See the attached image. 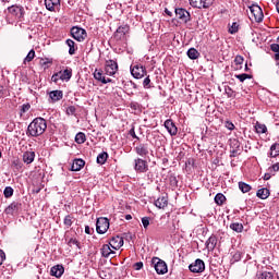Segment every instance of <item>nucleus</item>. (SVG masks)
Here are the masks:
<instances>
[{
  "label": "nucleus",
  "mask_w": 279,
  "mask_h": 279,
  "mask_svg": "<svg viewBox=\"0 0 279 279\" xmlns=\"http://www.w3.org/2000/svg\"><path fill=\"white\" fill-rule=\"evenodd\" d=\"M134 171H136V173H147L149 171L147 160L142 158L134 159Z\"/></svg>",
  "instance_id": "nucleus-6"
},
{
  "label": "nucleus",
  "mask_w": 279,
  "mask_h": 279,
  "mask_svg": "<svg viewBox=\"0 0 279 279\" xmlns=\"http://www.w3.org/2000/svg\"><path fill=\"white\" fill-rule=\"evenodd\" d=\"M45 7L49 12H56L60 9V0H45Z\"/></svg>",
  "instance_id": "nucleus-17"
},
{
  "label": "nucleus",
  "mask_w": 279,
  "mask_h": 279,
  "mask_svg": "<svg viewBox=\"0 0 279 279\" xmlns=\"http://www.w3.org/2000/svg\"><path fill=\"white\" fill-rule=\"evenodd\" d=\"M256 195H257V197H259V199H267V197H269L270 193L267 187H263L257 191Z\"/></svg>",
  "instance_id": "nucleus-27"
},
{
  "label": "nucleus",
  "mask_w": 279,
  "mask_h": 279,
  "mask_svg": "<svg viewBox=\"0 0 279 279\" xmlns=\"http://www.w3.org/2000/svg\"><path fill=\"white\" fill-rule=\"evenodd\" d=\"M279 156V144H272L270 146V157L276 158Z\"/></svg>",
  "instance_id": "nucleus-34"
},
{
  "label": "nucleus",
  "mask_w": 279,
  "mask_h": 279,
  "mask_svg": "<svg viewBox=\"0 0 279 279\" xmlns=\"http://www.w3.org/2000/svg\"><path fill=\"white\" fill-rule=\"evenodd\" d=\"M117 71H119V63H117V60H107L105 63V73L106 75L112 76L117 75Z\"/></svg>",
  "instance_id": "nucleus-7"
},
{
  "label": "nucleus",
  "mask_w": 279,
  "mask_h": 279,
  "mask_svg": "<svg viewBox=\"0 0 279 279\" xmlns=\"http://www.w3.org/2000/svg\"><path fill=\"white\" fill-rule=\"evenodd\" d=\"M151 220V218L149 217H143L142 218V225H143V228L145 230H147V228H149V221Z\"/></svg>",
  "instance_id": "nucleus-47"
},
{
  "label": "nucleus",
  "mask_w": 279,
  "mask_h": 279,
  "mask_svg": "<svg viewBox=\"0 0 279 279\" xmlns=\"http://www.w3.org/2000/svg\"><path fill=\"white\" fill-rule=\"evenodd\" d=\"M60 80L62 82H69L73 77V70L71 68L65 69L64 71H59Z\"/></svg>",
  "instance_id": "nucleus-21"
},
{
  "label": "nucleus",
  "mask_w": 279,
  "mask_h": 279,
  "mask_svg": "<svg viewBox=\"0 0 279 279\" xmlns=\"http://www.w3.org/2000/svg\"><path fill=\"white\" fill-rule=\"evenodd\" d=\"M133 269L135 271H141V269H143V262H137L133 265Z\"/></svg>",
  "instance_id": "nucleus-56"
},
{
  "label": "nucleus",
  "mask_w": 279,
  "mask_h": 279,
  "mask_svg": "<svg viewBox=\"0 0 279 279\" xmlns=\"http://www.w3.org/2000/svg\"><path fill=\"white\" fill-rule=\"evenodd\" d=\"M128 34H130V25L124 24L117 28L113 36L116 40H126Z\"/></svg>",
  "instance_id": "nucleus-8"
},
{
  "label": "nucleus",
  "mask_w": 279,
  "mask_h": 279,
  "mask_svg": "<svg viewBox=\"0 0 279 279\" xmlns=\"http://www.w3.org/2000/svg\"><path fill=\"white\" fill-rule=\"evenodd\" d=\"M225 128H227V130H230V132H232V130H234V123H232L231 121H226Z\"/></svg>",
  "instance_id": "nucleus-57"
},
{
  "label": "nucleus",
  "mask_w": 279,
  "mask_h": 279,
  "mask_svg": "<svg viewBox=\"0 0 279 279\" xmlns=\"http://www.w3.org/2000/svg\"><path fill=\"white\" fill-rule=\"evenodd\" d=\"M3 195H4L5 199H10V197H12V195H14V189H12V186H7L3 191Z\"/></svg>",
  "instance_id": "nucleus-39"
},
{
  "label": "nucleus",
  "mask_w": 279,
  "mask_h": 279,
  "mask_svg": "<svg viewBox=\"0 0 279 279\" xmlns=\"http://www.w3.org/2000/svg\"><path fill=\"white\" fill-rule=\"evenodd\" d=\"M110 228V220L106 217H100L96 221V232L98 234H106Z\"/></svg>",
  "instance_id": "nucleus-4"
},
{
  "label": "nucleus",
  "mask_w": 279,
  "mask_h": 279,
  "mask_svg": "<svg viewBox=\"0 0 279 279\" xmlns=\"http://www.w3.org/2000/svg\"><path fill=\"white\" fill-rule=\"evenodd\" d=\"M259 279H274V274L269 271H264L260 274Z\"/></svg>",
  "instance_id": "nucleus-45"
},
{
  "label": "nucleus",
  "mask_w": 279,
  "mask_h": 279,
  "mask_svg": "<svg viewBox=\"0 0 279 279\" xmlns=\"http://www.w3.org/2000/svg\"><path fill=\"white\" fill-rule=\"evenodd\" d=\"M40 191H43V187H34L33 189V193H36V194L40 193Z\"/></svg>",
  "instance_id": "nucleus-62"
},
{
  "label": "nucleus",
  "mask_w": 279,
  "mask_h": 279,
  "mask_svg": "<svg viewBox=\"0 0 279 279\" xmlns=\"http://www.w3.org/2000/svg\"><path fill=\"white\" fill-rule=\"evenodd\" d=\"M270 169H272V171H275V172L279 171V162L272 165Z\"/></svg>",
  "instance_id": "nucleus-61"
},
{
  "label": "nucleus",
  "mask_w": 279,
  "mask_h": 279,
  "mask_svg": "<svg viewBox=\"0 0 279 279\" xmlns=\"http://www.w3.org/2000/svg\"><path fill=\"white\" fill-rule=\"evenodd\" d=\"M65 45H68L69 47V53L70 56H75V41H73V39H66Z\"/></svg>",
  "instance_id": "nucleus-28"
},
{
  "label": "nucleus",
  "mask_w": 279,
  "mask_h": 279,
  "mask_svg": "<svg viewBox=\"0 0 279 279\" xmlns=\"http://www.w3.org/2000/svg\"><path fill=\"white\" fill-rule=\"evenodd\" d=\"M189 269L192 274H202L206 269V264L198 258L194 263L190 264Z\"/></svg>",
  "instance_id": "nucleus-10"
},
{
  "label": "nucleus",
  "mask_w": 279,
  "mask_h": 279,
  "mask_svg": "<svg viewBox=\"0 0 279 279\" xmlns=\"http://www.w3.org/2000/svg\"><path fill=\"white\" fill-rule=\"evenodd\" d=\"M109 245L112 250H121L123 247V238L120 235L111 238Z\"/></svg>",
  "instance_id": "nucleus-16"
},
{
  "label": "nucleus",
  "mask_w": 279,
  "mask_h": 279,
  "mask_svg": "<svg viewBox=\"0 0 279 279\" xmlns=\"http://www.w3.org/2000/svg\"><path fill=\"white\" fill-rule=\"evenodd\" d=\"M75 112H77V108H75V106L68 107L66 114L73 116V114H75Z\"/></svg>",
  "instance_id": "nucleus-53"
},
{
  "label": "nucleus",
  "mask_w": 279,
  "mask_h": 279,
  "mask_svg": "<svg viewBox=\"0 0 279 279\" xmlns=\"http://www.w3.org/2000/svg\"><path fill=\"white\" fill-rule=\"evenodd\" d=\"M187 57L190 60H197V58H199V51H197L195 48H190L187 50Z\"/></svg>",
  "instance_id": "nucleus-29"
},
{
  "label": "nucleus",
  "mask_w": 279,
  "mask_h": 279,
  "mask_svg": "<svg viewBox=\"0 0 279 279\" xmlns=\"http://www.w3.org/2000/svg\"><path fill=\"white\" fill-rule=\"evenodd\" d=\"M270 178H271V175H269L268 173H266V174L264 175V180H270Z\"/></svg>",
  "instance_id": "nucleus-64"
},
{
  "label": "nucleus",
  "mask_w": 279,
  "mask_h": 279,
  "mask_svg": "<svg viewBox=\"0 0 279 279\" xmlns=\"http://www.w3.org/2000/svg\"><path fill=\"white\" fill-rule=\"evenodd\" d=\"M239 189L242 193H250L252 191V185L245 182H239Z\"/></svg>",
  "instance_id": "nucleus-32"
},
{
  "label": "nucleus",
  "mask_w": 279,
  "mask_h": 279,
  "mask_svg": "<svg viewBox=\"0 0 279 279\" xmlns=\"http://www.w3.org/2000/svg\"><path fill=\"white\" fill-rule=\"evenodd\" d=\"M85 234H90V227L88 226L85 227Z\"/></svg>",
  "instance_id": "nucleus-63"
},
{
  "label": "nucleus",
  "mask_w": 279,
  "mask_h": 279,
  "mask_svg": "<svg viewBox=\"0 0 279 279\" xmlns=\"http://www.w3.org/2000/svg\"><path fill=\"white\" fill-rule=\"evenodd\" d=\"M8 11L13 16H19L21 14V8L19 5H11V7H9Z\"/></svg>",
  "instance_id": "nucleus-33"
},
{
  "label": "nucleus",
  "mask_w": 279,
  "mask_h": 279,
  "mask_svg": "<svg viewBox=\"0 0 279 279\" xmlns=\"http://www.w3.org/2000/svg\"><path fill=\"white\" fill-rule=\"evenodd\" d=\"M226 95L227 97H236V93L234 90H232L230 87L226 88Z\"/></svg>",
  "instance_id": "nucleus-52"
},
{
  "label": "nucleus",
  "mask_w": 279,
  "mask_h": 279,
  "mask_svg": "<svg viewBox=\"0 0 279 279\" xmlns=\"http://www.w3.org/2000/svg\"><path fill=\"white\" fill-rule=\"evenodd\" d=\"M177 19L182 23H189L191 21V13L184 8H178L174 10Z\"/></svg>",
  "instance_id": "nucleus-12"
},
{
  "label": "nucleus",
  "mask_w": 279,
  "mask_h": 279,
  "mask_svg": "<svg viewBox=\"0 0 279 279\" xmlns=\"http://www.w3.org/2000/svg\"><path fill=\"white\" fill-rule=\"evenodd\" d=\"M250 12L256 23H262L265 15L263 14V9L260 7H258L257 4H252L250 7Z\"/></svg>",
  "instance_id": "nucleus-9"
},
{
  "label": "nucleus",
  "mask_w": 279,
  "mask_h": 279,
  "mask_svg": "<svg viewBox=\"0 0 279 279\" xmlns=\"http://www.w3.org/2000/svg\"><path fill=\"white\" fill-rule=\"evenodd\" d=\"M151 80L149 78V76L145 77L144 81H143V86L144 88H151Z\"/></svg>",
  "instance_id": "nucleus-51"
},
{
  "label": "nucleus",
  "mask_w": 279,
  "mask_h": 279,
  "mask_svg": "<svg viewBox=\"0 0 279 279\" xmlns=\"http://www.w3.org/2000/svg\"><path fill=\"white\" fill-rule=\"evenodd\" d=\"M130 136H132V138H136L137 141H140L141 138L136 135V132L134 131V128H132L129 131Z\"/></svg>",
  "instance_id": "nucleus-58"
},
{
  "label": "nucleus",
  "mask_w": 279,
  "mask_h": 279,
  "mask_svg": "<svg viewBox=\"0 0 279 279\" xmlns=\"http://www.w3.org/2000/svg\"><path fill=\"white\" fill-rule=\"evenodd\" d=\"M68 245L69 247H73V245H75L77 250H82V244H80V241H77V239L71 238L68 242Z\"/></svg>",
  "instance_id": "nucleus-41"
},
{
  "label": "nucleus",
  "mask_w": 279,
  "mask_h": 279,
  "mask_svg": "<svg viewBox=\"0 0 279 279\" xmlns=\"http://www.w3.org/2000/svg\"><path fill=\"white\" fill-rule=\"evenodd\" d=\"M230 229L233 230V232H243V225L239 222H233L230 225Z\"/></svg>",
  "instance_id": "nucleus-36"
},
{
  "label": "nucleus",
  "mask_w": 279,
  "mask_h": 279,
  "mask_svg": "<svg viewBox=\"0 0 279 279\" xmlns=\"http://www.w3.org/2000/svg\"><path fill=\"white\" fill-rule=\"evenodd\" d=\"M84 165H86V161L83 159H75L71 166V171H82Z\"/></svg>",
  "instance_id": "nucleus-24"
},
{
  "label": "nucleus",
  "mask_w": 279,
  "mask_h": 279,
  "mask_svg": "<svg viewBox=\"0 0 279 279\" xmlns=\"http://www.w3.org/2000/svg\"><path fill=\"white\" fill-rule=\"evenodd\" d=\"M75 143H77V145H84V143H86V134L78 132L75 135Z\"/></svg>",
  "instance_id": "nucleus-31"
},
{
  "label": "nucleus",
  "mask_w": 279,
  "mask_h": 279,
  "mask_svg": "<svg viewBox=\"0 0 279 279\" xmlns=\"http://www.w3.org/2000/svg\"><path fill=\"white\" fill-rule=\"evenodd\" d=\"M94 77L97 80V82H101V84L112 83V78H106V76H104V71L101 70H95Z\"/></svg>",
  "instance_id": "nucleus-18"
},
{
  "label": "nucleus",
  "mask_w": 279,
  "mask_h": 279,
  "mask_svg": "<svg viewBox=\"0 0 279 279\" xmlns=\"http://www.w3.org/2000/svg\"><path fill=\"white\" fill-rule=\"evenodd\" d=\"M167 132L170 134V136H177L178 135V126H175V123L173 120L168 119L163 123Z\"/></svg>",
  "instance_id": "nucleus-14"
},
{
  "label": "nucleus",
  "mask_w": 279,
  "mask_h": 279,
  "mask_svg": "<svg viewBox=\"0 0 279 279\" xmlns=\"http://www.w3.org/2000/svg\"><path fill=\"white\" fill-rule=\"evenodd\" d=\"M35 158H36V153L34 151H25L23 154V162H25V165H32Z\"/></svg>",
  "instance_id": "nucleus-23"
},
{
  "label": "nucleus",
  "mask_w": 279,
  "mask_h": 279,
  "mask_svg": "<svg viewBox=\"0 0 279 279\" xmlns=\"http://www.w3.org/2000/svg\"><path fill=\"white\" fill-rule=\"evenodd\" d=\"M134 151H135V154H137V156L145 158L146 156H149V145L148 144H138L134 148Z\"/></svg>",
  "instance_id": "nucleus-15"
},
{
  "label": "nucleus",
  "mask_w": 279,
  "mask_h": 279,
  "mask_svg": "<svg viewBox=\"0 0 279 279\" xmlns=\"http://www.w3.org/2000/svg\"><path fill=\"white\" fill-rule=\"evenodd\" d=\"M236 80H239L240 82H245V80H252V75L250 74H236L235 75Z\"/></svg>",
  "instance_id": "nucleus-43"
},
{
  "label": "nucleus",
  "mask_w": 279,
  "mask_h": 279,
  "mask_svg": "<svg viewBox=\"0 0 279 279\" xmlns=\"http://www.w3.org/2000/svg\"><path fill=\"white\" fill-rule=\"evenodd\" d=\"M73 218L71 217V215L65 216L63 223L64 226H66L68 228H71V226H73Z\"/></svg>",
  "instance_id": "nucleus-44"
},
{
  "label": "nucleus",
  "mask_w": 279,
  "mask_h": 279,
  "mask_svg": "<svg viewBox=\"0 0 279 279\" xmlns=\"http://www.w3.org/2000/svg\"><path fill=\"white\" fill-rule=\"evenodd\" d=\"M51 82H53L54 84H58V82H60V72H57L51 76Z\"/></svg>",
  "instance_id": "nucleus-55"
},
{
  "label": "nucleus",
  "mask_w": 279,
  "mask_h": 279,
  "mask_svg": "<svg viewBox=\"0 0 279 279\" xmlns=\"http://www.w3.org/2000/svg\"><path fill=\"white\" fill-rule=\"evenodd\" d=\"M34 58H36V51H34V49H32L25 57L24 64H27V62H32V60H34Z\"/></svg>",
  "instance_id": "nucleus-40"
},
{
  "label": "nucleus",
  "mask_w": 279,
  "mask_h": 279,
  "mask_svg": "<svg viewBox=\"0 0 279 279\" xmlns=\"http://www.w3.org/2000/svg\"><path fill=\"white\" fill-rule=\"evenodd\" d=\"M108 160V153L102 151L97 156V163L98 165H106Z\"/></svg>",
  "instance_id": "nucleus-30"
},
{
  "label": "nucleus",
  "mask_w": 279,
  "mask_h": 279,
  "mask_svg": "<svg viewBox=\"0 0 279 279\" xmlns=\"http://www.w3.org/2000/svg\"><path fill=\"white\" fill-rule=\"evenodd\" d=\"M243 62H244L243 57H242V56H236V57L234 58L235 69H236V70L241 69V65L243 64Z\"/></svg>",
  "instance_id": "nucleus-42"
},
{
  "label": "nucleus",
  "mask_w": 279,
  "mask_h": 279,
  "mask_svg": "<svg viewBox=\"0 0 279 279\" xmlns=\"http://www.w3.org/2000/svg\"><path fill=\"white\" fill-rule=\"evenodd\" d=\"M155 206L160 209L167 208V206H169V199L167 198V195L158 197L155 201Z\"/></svg>",
  "instance_id": "nucleus-20"
},
{
  "label": "nucleus",
  "mask_w": 279,
  "mask_h": 279,
  "mask_svg": "<svg viewBox=\"0 0 279 279\" xmlns=\"http://www.w3.org/2000/svg\"><path fill=\"white\" fill-rule=\"evenodd\" d=\"M130 108H131L132 110L141 111V104L133 101V102L130 104Z\"/></svg>",
  "instance_id": "nucleus-54"
},
{
  "label": "nucleus",
  "mask_w": 279,
  "mask_h": 279,
  "mask_svg": "<svg viewBox=\"0 0 279 279\" xmlns=\"http://www.w3.org/2000/svg\"><path fill=\"white\" fill-rule=\"evenodd\" d=\"M233 145L235 149H233L231 153H232V156H235V154H239V148L241 147V144L239 143V141L233 140Z\"/></svg>",
  "instance_id": "nucleus-49"
},
{
  "label": "nucleus",
  "mask_w": 279,
  "mask_h": 279,
  "mask_svg": "<svg viewBox=\"0 0 279 279\" xmlns=\"http://www.w3.org/2000/svg\"><path fill=\"white\" fill-rule=\"evenodd\" d=\"M64 274V267L62 265H56L50 269V275L54 276V278H62Z\"/></svg>",
  "instance_id": "nucleus-19"
},
{
  "label": "nucleus",
  "mask_w": 279,
  "mask_h": 279,
  "mask_svg": "<svg viewBox=\"0 0 279 279\" xmlns=\"http://www.w3.org/2000/svg\"><path fill=\"white\" fill-rule=\"evenodd\" d=\"M151 265L155 267V270L159 276H163V274H167V271H169L167 263L160 259V257H153Z\"/></svg>",
  "instance_id": "nucleus-3"
},
{
  "label": "nucleus",
  "mask_w": 279,
  "mask_h": 279,
  "mask_svg": "<svg viewBox=\"0 0 279 279\" xmlns=\"http://www.w3.org/2000/svg\"><path fill=\"white\" fill-rule=\"evenodd\" d=\"M19 210H21V203L13 202L7 207L5 213L7 215H14Z\"/></svg>",
  "instance_id": "nucleus-22"
},
{
  "label": "nucleus",
  "mask_w": 279,
  "mask_h": 279,
  "mask_svg": "<svg viewBox=\"0 0 279 279\" xmlns=\"http://www.w3.org/2000/svg\"><path fill=\"white\" fill-rule=\"evenodd\" d=\"M49 97L53 102L60 101V99L64 97V93H62V90H52L50 92Z\"/></svg>",
  "instance_id": "nucleus-26"
},
{
  "label": "nucleus",
  "mask_w": 279,
  "mask_h": 279,
  "mask_svg": "<svg viewBox=\"0 0 279 279\" xmlns=\"http://www.w3.org/2000/svg\"><path fill=\"white\" fill-rule=\"evenodd\" d=\"M170 184L172 185V186H178V178H175V177H170Z\"/></svg>",
  "instance_id": "nucleus-59"
},
{
  "label": "nucleus",
  "mask_w": 279,
  "mask_h": 279,
  "mask_svg": "<svg viewBox=\"0 0 279 279\" xmlns=\"http://www.w3.org/2000/svg\"><path fill=\"white\" fill-rule=\"evenodd\" d=\"M271 51L275 53V60L279 62V44H272L270 45Z\"/></svg>",
  "instance_id": "nucleus-38"
},
{
  "label": "nucleus",
  "mask_w": 279,
  "mask_h": 279,
  "mask_svg": "<svg viewBox=\"0 0 279 279\" xmlns=\"http://www.w3.org/2000/svg\"><path fill=\"white\" fill-rule=\"evenodd\" d=\"M239 32V24L236 22H233L231 27L229 28V34H236Z\"/></svg>",
  "instance_id": "nucleus-46"
},
{
  "label": "nucleus",
  "mask_w": 279,
  "mask_h": 279,
  "mask_svg": "<svg viewBox=\"0 0 279 279\" xmlns=\"http://www.w3.org/2000/svg\"><path fill=\"white\" fill-rule=\"evenodd\" d=\"M71 36L74 38V40H77L78 43H84L87 36L86 29L78 26H73L71 28Z\"/></svg>",
  "instance_id": "nucleus-5"
},
{
  "label": "nucleus",
  "mask_w": 279,
  "mask_h": 279,
  "mask_svg": "<svg viewBox=\"0 0 279 279\" xmlns=\"http://www.w3.org/2000/svg\"><path fill=\"white\" fill-rule=\"evenodd\" d=\"M189 3L196 10H208L213 8L215 0H189Z\"/></svg>",
  "instance_id": "nucleus-2"
},
{
  "label": "nucleus",
  "mask_w": 279,
  "mask_h": 279,
  "mask_svg": "<svg viewBox=\"0 0 279 279\" xmlns=\"http://www.w3.org/2000/svg\"><path fill=\"white\" fill-rule=\"evenodd\" d=\"M255 130H256L257 134H265L267 132V125L260 124L257 122L255 124Z\"/></svg>",
  "instance_id": "nucleus-37"
},
{
  "label": "nucleus",
  "mask_w": 279,
  "mask_h": 279,
  "mask_svg": "<svg viewBox=\"0 0 279 279\" xmlns=\"http://www.w3.org/2000/svg\"><path fill=\"white\" fill-rule=\"evenodd\" d=\"M47 130V120L45 118H35L28 125L26 134L27 136H43Z\"/></svg>",
  "instance_id": "nucleus-1"
},
{
  "label": "nucleus",
  "mask_w": 279,
  "mask_h": 279,
  "mask_svg": "<svg viewBox=\"0 0 279 279\" xmlns=\"http://www.w3.org/2000/svg\"><path fill=\"white\" fill-rule=\"evenodd\" d=\"M215 202L217 206H223V203L226 202V195L221 193L216 194Z\"/></svg>",
  "instance_id": "nucleus-35"
},
{
  "label": "nucleus",
  "mask_w": 279,
  "mask_h": 279,
  "mask_svg": "<svg viewBox=\"0 0 279 279\" xmlns=\"http://www.w3.org/2000/svg\"><path fill=\"white\" fill-rule=\"evenodd\" d=\"M29 108H32V105H29V102L22 105L21 114H25V112H29Z\"/></svg>",
  "instance_id": "nucleus-48"
},
{
  "label": "nucleus",
  "mask_w": 279,
  "mask_h": 279,
  "mask_svg": "<svg viewBox=\"0 0 279 279\" xmlns=\"http://www.w3.org/2000/svg\"><path fill=\"white\" fill-rule=\"evenodd\" d=\"M205 245L209 252H213V250L217 247V236L216 235L209 236Z\"/></svg>",
  "instance_id": "nucleus-25"
},
{
  "label": "nucleus",
  "mask_w": 279,
  "mask_h": 279,
  "mask_svg": "<svg viewBox=\"0 0 279 279\" xmlns=\"http://www.w3.org/2000/svg\"><path fill=\"white\" fill-rule=\"evenodd\" d=\"M100 254L102 258H114L117 257V252L112 250V246L110 244H104L100 248Z\"/></svg>",
  "instance_id": "nucleus-13"
},
{
  "label": "nucleus",
  "mask_w": 279,
  "mask_h": 279,
  "mask_svg": "<svg viewBox=\"0 0 279 279\" xmlns=\"http://www.w3.org/2000/svg\"><path fill=\"white\" fill-rule=\"evenodd\" d=\"M13 167L17 169V171H20V169H23V162H21V160L15 159L12 162Z\"/></svg>",
  "instance_id": "nucleus-50"
},
{
  "label": "nucleus",
  "mask_w": 279,
  "mask_h": 279,
  "mask_svg": "<svg viewBox=\"0 0 279 279\" xmlns=\"http://www.w3.org/2000/svg\"><path fill=\"white\" fill-rule=\"evenodd\" d=\"M3 260H5V253L0 250V265H3Z\"/></svg>",
  "instance_id": "nucleus-60"
},
{
  "label": "nucleus",
  "mask_w": 279,
  "mask_h": 279,
  "mask_svg": "<svg viewBox=\"0 0 279 279\" xmlns=\"http://www.w3.org/2000/svg\"><path fill=\"white\" fill-rule=\"evenodd\" d=\"M131 75L135 80H142V77H145V75H147V70L145 69V66L136 64L134 66H131Z\"/></svg>",
  "instance_id": "nucleus-11"
}]
</instances>
